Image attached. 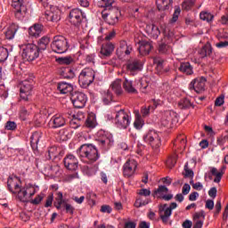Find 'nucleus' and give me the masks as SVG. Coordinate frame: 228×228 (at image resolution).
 Masks as SVG:
<instances>
[{"label": "nucleus", "instance_id": "nucleus-2", "mask_svg": "<svg viewBox=\"0 0 228 228\" xmlns=\"http://www.w3.org/2000/svg\"><path fill=\"white\" fill-rule=\"evenodd\" d=\"M79 158H85L88 163H95L99 159V151L93 144H82L77 151Z\"/></svg>", "mask_w": 228, "mask_h": 228}, {"label": "nucleus", "instance_id": "nucleus-34", "mask_svg": "<svg viewBox=\"0 0 228 228\" xmlns=\"http://www.w3.org/2000/svg\"><path fill=\"white\" fill-rule=\"evenodd\" d=\"M198 53L200 58H206L208 56H211V53H213V48H211V45L207 44L202 48H200Z\"/></svg>", "mask_w": 228, "mask_h": 228}, {"label": "nucleus", "instance_id": "nucleus-1", "mask_svg": "<svg viewBox=\"0 0 228 228\" xmlns=\"http://www.w3.org/2000/svg\"><path fill=\"white\" fill-rule=\"evenodd\" d=\"M114 4V0H102L99 3V6L104 8V11L102 12V17L110 26H115L121 15L120 9Z\"/></svg>", "mask_w": 228, "mask_h": 228}, {"label": "nucleus", "instance_id": "nucleus-14", "mask_svg": "<svg viewBox=\"0 0 228 228\" xmlns=\"http://www.w3.org/2000/svg\"><path fill=\"white\" fill-rule=\"evenodd\" d=\"M206 86V78L200 77L192 80L189 85V89L194 90L197 94H200V92H204V88Z\"/></svg>", "mask_w": 228, "mask_h": 228}, {"label": "nucleus", "instance_id": "nucleus-35", "mask_svg": "<svg viewBox=\"0 0 228 228\" xmlns=\"http://www.w3.org/2000/svg\"><path fill=\"white\" fill-rule=\"evenodd\" d=\"M102 95V101L103 104H105V106H108L109 104H111V102H113V94H111V91H103Z\"/></svg>", "mask_w": 228, "mask_h": 228}, {"label": "nucleus", "instance_id": "nucleus-16", "mask_svg": "<svg viewBox=\"0 0 228 228\" xmlns=\"http://www.w3.org/2000/svg\"><path fill=\"white\" fill-rule=\"evenodd\" d=\"M153 62L157 65V72L159 76H168V74H170V68L164 67L163 63H165V61L163 59L156 57L153 59Z\"/></svg>", "mask_w": 228, "mask_h": 228}, {"label": "nucleus", "instance_id": "nucleus-58", "mask_svg": "<svg viewBox=\"0 0 228 228\" xmlns=\"http://www.w3.org/2000/svg\"><path fill=\"white\" fill-rule=\"evenodd\" d=\"M111 211H113V209L111 208V207H110V205H102L101 208L102 213H108V215H110Z\"/></svg>", "mask_w": 228, "mask_h": 228}, {"label": "nucleus", "instance_id": "nucleus-15", "mask_svg": "<svg viewBox=\"0 0 228 228\" xmlns=\"http://www.w3.org/2000/svg\"><path fill=\"white\" fill-rule=\"evenodd\" d=\"M138 167V163L134 159H129L123 166V174L125 177H131Z\"/></svg>", "mask_w": 228, "mask_h": 228}, {"label": "nucleus", "instance_id": "nucleus-54", "mask_svg": "<svg viewBox=\"0 0 228 228\" xmlns=\"http://www.w3.org/2000/svg\"><path fill=\"white\" fill-rule=\"evenodd\" d=\"M42 200H44V195L39 194L30 201V204H33L34 206H38V204H40Z\"/></svg>", "mask_w": 228, "mask_h": 228}, {"label": "nucleus", "instance_id": "nucleus-48", "mask_svg": "<svg viewBox=\"0 0 228 228\" xmlns=\"http://www.w3.org/2000/svg\"><path fill=\"white\" fill-rule=\"evenodd\" d=\"M193 4H195V0H185L183 4H182V8L183 10H191V6H193Z\"/></svg>", "mask_w": 228, "mask_h": 228}, {"label": "nucleus", "instance_id": "nucleus-41", "mask_svg": "<svg viewBox=\"0 0 228 228\" xmlns=\"http://www.w3.org/2000/svg\"><path fill=\"white\" fill-rule=\"evenodd\" d=\"M200 19L201 20H206V22H212L215 16L208 12H201L200 13Z\"/></svg>", "mask_w": 228, "mask_h": 228}, {"label": "nucleus", "instance_id": "nucleus-12", "mask_svg": "<svg viewBox=\"0 0 228 228\" xmlns=\"http://www.w3.org/2000/svg\"><path fill=\"white\" fill-rule=\"evenodd\" d=\"M86 18V16L85 13H83V12L77 8L72 9L69 14V20L71 24H73V26H79V24H81L83 21V19Z\"/></svg>", "mask_w": 228, "mask_h": 228}, {"label": "nucleus", "instance_id": "nucleus-9", "mask_svg": "<svg viewBox=\"0 0 228 228\" xmlns=\"http://www.w3.org/2000/svg\"><path fill=\"white\" fill-rule=\"evenodd\" d=\"M12 6L14 8V15L18 20H22L28 12V7L24 3V0H12Z\"/></svg>", "mask_w": 228, "mask_h": 228}, {"label": "nucleus", "instance_id": "nucleus-19", "mask_svg": "<svg viewBox=\"0 0 228 228\" xmlns=\"http://www.w3.org/2000/svg\"><path fill=\"white\" fill-rule=\"evenodd\" d=\"M138 51L141 56H147L152 51V42L147 40L139 41Z\"/></svg>", "mask_w": 228, "mask_h": 228}, {"label": "nucleus", "instance_id": "nucleus-31", "mask_svg": "<svg viewBox=\"0 0 228 228\" xmlns=\"http://www.w3.org/2000/svg\"><path fill=\"white\" fill-rule=\"evenodd\" d=\"M146 32L150 37H152V38H158L160 35L159 28L156 25H147L146 26Z\"/></svg>", "mask_w": 228, "mask_h": 228}, {"label": "nucleus", "instance_id": "nucleus-17", "mask_svg": "<svg viewBox=\"0 0 228 228\" xmlns=\"http://www.w3.org/2000/svg\"><path fill=\"white\" fill-rule=\"evenodd\" d=\"M142 61L136 59L128 61L126 63V69L132 76H134L136 72H140V70H142Z\"/></svg>", "mask_w": 228, "mask_h": 228}, {"label": "nucleus", "instance_id": "nucleus-22", "mask_svg": "<svg viewBox=\"0 0 228 228\" xmlns=\"http://www.w3.org/2000/svg\"><path fill=\"white\" fill-rule=\"evenodd\" d=\"M44 31V25L40 23H35L28 28V35L32 37V38H38L42 32Z\"/></svg>", "mask_w": 228, "mask_h": 228}, {"label": "nucleus", "instance_id": "nucleus-27", "mask_svg": "<svg viewBox=\"0 0 228 228\" xmlns=\"http://www.w3.org/2000/svg\"><path fill=\"white\" fill-rule=\"evenodd\" d=\"M178 70L186 76H191L193 74V66L188 61L181 62Z\"/></svg>", "mask_w": 228, "mask_h": 228}, {"label": "nucleus", "instance_id": "nucleus-3", "mask_svg": "<svg viewBox=\"0 0 228 228\" xmlns=\"http://www.w3.org/2000/svg\"><path fill=\"white\" fill-rule=\"evenodd\" d=\"M21 57L24 61H34L40 56V49L35 44H27L21 45Z\"/></svg>", "mask_w": 228, "mask_h": 228}, {"label": "nucleus", "instance_id": "nucleus-53", "mask_svg": "<svg viewBox=\"0 0 228 228\" xmlns=\"http://www.w3.org/2000/svg\"><path fill=\"white\" fill-rule=\"evenodd\" d=\"M170 91V86L168 84H163L160 87V96L165 97V94Z\"/></svg>", "mask_w": 228, "mask_h": 228}, {"label": "nucleus", "instance_id": "nucleus-26", "mask_svg": "<svg viewBox=\"0 0 228 228\" xmlns=\"http://www.w3.org/2000/svg\"><path fill=\"white\" fill-rule=\"evenodd\" d=\"M59 74L64 79H74V77H76L74 70L72 69V68L69 67L61 68L59 70Z\"/></svg>", "mask_w": 228, "mask_h": 228}, {"label": "nucleus", "instance_id": "nucleus-8", "mask_svg": "<svg viewBox=\"0 0 228 228\" xmlns=\"http://www.w3.org/2000/svg\"><path fill=\"white\" fill-rule=\"evenodd\" d=\"M97 142L103 151H108L113 145V135L107 131L100 130L97 133Z\"/></svg>", "mask_w": 228, "mask_h": 228}, {"label": "nucleus", "instance_id": "nucleus-47", "mask_svg": "<svg viewBox=\"0 0 228 228\" xmlns=\"http://www.w3.org/2000/svg\"><path fill=\"white\" fill-rule=\"evenodd\" d=\"M57 61L61 65H70L71 63H74V59H72V57H61Z\"/></svg>", "mask_w": 228, "mask_h": 228}, {"label": "nucleus", "instance_id": "nucleus-20", "mask_svg": "<svg viewBox=\"0 0 228 228\" xmlns=\"http://www.w3.org/2000/svg\"><path fill=\"white\" fill-rule=\"evenodd\" d=\"M77 159L74 155H68L64 159V166L68 170H77Z\"/></svg>", "mask_w": 228, "mask_h": 228}, {"label": "nucleus", "instance_id": "nucleus-49", "mask_svg": "<svg viewBox=\"0 0 228 228\" xmlns=\"http://www.w3.org/2000/svg\"><path fill=\"white\" fill-rule=\"evenodd\" d=\"M169 46L166 43H159V52L160 54H167L168 52Z\"/></svg>", "mask_w": 228, "mask_h": 228}, {"label": "nucleus", "instance_id": "nucleus-24", "mask_svg": "<svg viewBox=\"0 0 228 228\" xmlns=\"http://www.w3.org/2000/svg\"><path fill=\"white\" fill-rule=\"evenodd\" d=\"M20 27H19V24L17 23H12L11 24L7 30L5 31V38L7 40H13L15 38L16 33L19 31Z\"/></svg>", "mask_w": 228, "mask_h": 228}, {"label": "nucleus", "instance_id": "nucleus-51", "mask_svg": "<svg viewBox=\"0 0 228 228\" xmlns=\"http://www.w3.org/2000/svg\"><path fill=\"white\" fill-rule=\"evenodd\" d=\"M120 47H126L125 54L129 55L131 54V51H133V46L131 45H127L126 41H122L120 43Z\"/></svg>", "mask_w": 228, "mask_h": 228}, {"label": "nucleus", "instance_id": "nucleus-7", "mask_svg": "<svg viewBox=\"0 0 228 228\" xmlns=\"http://www.w3.org/2000/svg\"><path fill=\"white\" fill-rule=\"evenodd\" d=\"M114 124L119 129H127L131 124V118H129V114L126 110H120L116 112Z\"/></svg>", "mask_w": 228, "mask_h": 228}, {"label": "nucleus", "instance_id": "nucleus-45", "mask_svg": "<svg viewBox=\"0 0 228 228\" xmlns=\"http://www.w3.org/2000/svg\"><path fill=\"white\" fill-rule=\"evenodd\" d=\"M95 126H97V121L95 120V117L89 116L86 120V126L90 127L91 129H94Z\"/></svg>", "mask_w": 228, "mask_h": 228}, {"label": "nucleus", "instance_id": "nucleus-62", "mask_svg": "<svg viewBox=\"0 0 228 228\" xmlns=\"http://www.w3.org/2000/svg\"><path fill=\"white\" fill-rule=\"evenodd\" d=\"M224 95L217 97L215 102V106H222L224 104Z\"/></svg>", "mask_w": 228, "mask_h": 228}, {"label": "nucleus", "instance_id": "nucleus-6", "mask_svg": "<svg viewBox=\"0 0 228 228\" xmlns=\"http://www.w3.org/2000/svg\"><path fill=\"white\" fill-rule=\"evenodd\" d=\"M33 85H35L33 77L21 81L20 84V95L23 101H29L30 95H33Z\"/></svg>", "mask_w": 228, "mask_h": 228}, {"label": "nucleus", "instance_id": "nucleus-60", "mask_svg": "<svg viewBox=\"0 0 228 228\" xmlns=\"http://www.w3.org/2000/svg\"><path fill=\"white\" fill-rule=\"evenodd\" d=\"M141 113L142 117H147L151 113V106L148 107H142L141 110Z\"/></svg>", "mask_w": 228, "mask_h": 228}, {"label": "nucleus", "instance_id": "nucleus-10", "mask_svg": "<svg viewBox=\"0 0 228 228\" xmlns=\"http://www.w3.org/2000/svg\"><path fill=\"white\" fill-rule=\"evenodd\" d=\"M142 138H143V141L146 143H149L150 145H151L153 149H158L159 148V145H161L159 135L154 130H150L146 134L143 135Z\"/></svg>", "mask_w": 228, "mask_h": 228}, {"label": "nucleus", "instance_id": "nucleus-56", "mask_svg": "<svg viewBox=\"0 0 228 228\" xmlns=\"http://www.w3.org/2000/svg\"><path fill=\"white\" fill-rule=\"evenodd\" d=\"M25 190L27 191V195L28 197V199H31V197H33V195H35L36 193V189L35 187H25Z\"/></svg>", "mask_w": 228, "mask_h": 228}, {"label": "nucleus", "instance_id": "nucleus-23", "mask_svg": "<svg viewBox=\"0 0 228 228\" xmlns=\"http://www.w3.org/2000/svg\"><path fill=\"white\" fill-rule=\"evenodd\" d=\"M113 51H115V45H113V44L107 43L102 45L100 52V58H108L111 56Z\"/></svg>", "mask_w": 228, "mask_h": 228}, {"label": "nucleus", "instance_id": "nucleus-11", "mask_svg": "<svg viewBox=\"0 0 228 228\" xmlns=\"http://www.w3.org/2000/svg\"><path fill=\"white\" fill-rule=\"evenodd\" d=\"M71 102L73 106L77 109L85 108L87 101L86 94L82 92H74L71 94Z\"/></svg>", "mask_w": 228, "mask_h": 228}, {"label": "nucleus", "instance_id": "nucleus-40", "mask_svg": "<svg viewBox=\"0 0 228 228\" xmlns=\"http://www.w3.org/2000/svg\"><path fill=\"white\" fill-rule=\"evenodd\" d=\"M178 106L180 110H188V108H191V102L188 98H183L180 100Z\"/></svg>", "mask_w": 228, "mask_h": 228}, {"label": "nucleus", "instance_id": "nucleus-28", "mask_svg": "<svg viewBox=\"0 0 228 228\" xmlns=\"http://www.w3.org/2000/svg\"><path fill=\"white\" fill-rule=\"evenodd\" d=\"M173 3L174 0H156L157 8L159 12L168 10Z\"/></svg>", "mask_w": 228, "mask_h": 228}, {"label": "nucleus", "instance_id": "nucleus-32", "mask_svg": "<svg viewBox=\"0 0 228 228\" xmlns=\"http://www.w3.org/2000/svg\"><path fill=\"white\" fill-rule=\"evenodd\" d=\"M174 117H175V112H172V111L165 112L161 120L162 126H164V127L168 126V125L172 123V120H174Z\"/></svg>", "mask_w": 228, "mask_h": 228}, {"label": "nucleus", "instance_id": "nucleus-57", "mask_svg": "<svg viewBox=\"0 0 228 228\" xmlns=\"http://www.w3.org/2000/svg\"><path fill=\"white\" fill-rule=\"evenodd\" d=\"M86 63H95V55L94 53L86 55Z\"/></svg>", "mask_w": 228, "mask_h": 228}, {"label": "nucleus", "instance_id": "nucleus-29", "mask_svg": "<svg viewBox=\"0 0 228 228\" xmlns=\"http://www.w3.org/2000/svg\"><path fill=\"white\" fill-rule=\"evenodd\" d=\"M57 90H59V92L61 94H70V92H72V90H74V88L72 87L71 84H69L67 82H60L57 86Z\"/></svg>", "mask_w": 228, "mask_h": 228}, {"label": "nucleus", "instance_id": "nucleus-64", "mask_svg": "<svg viewBox=\"0 0 228 228\" xmlns=\"http://www.w3.org/2000/svg\"><path fill=\"white\" fill-rule=\"evenodd\" d=\"M216 187H212L209 191H208V195L209 197H211V199H216Z\"/></svg>", "mask_w": 228, "mask_h": 228}, {"label": "nucleus", "instance_id": "nucleus-63", "mask_svg": "<svg viewBox=\"0 0 228 228\" xmlns=\"http://www.w3.org/2000/svg\"><path fill=\"white\" fill-rule=\"evenodd\" d=\"M216 46L218 48V49H224L225 47H228V41H220L219 43H217L216 45Z\"/></svg>", "mask_w": 228, "mask_h": 228}, {"label": "nucleus", "instance_id": "nucleus-39", "mask_svg": "<svg viewBox=\"0 0 228 228\" xmlns=\"http://www.w3.org/2000/svg\"><path fill=\"white\" fill-rule=\"evenodd\" d=\"M49 37H43L39 42H38V49L42 53V51H45L47 49V45H49Z\"/></svg>", "mask_w": 228, "mask_h": 228}, {"label": "nucleus", "instance_id": "nucleus-25", "mask_svg": "<svg viewBox=\"0 0 228 228\" xmlns=\"http://www.w3.org/2000/svg\"><path fill=\"white\" fill-rule=\"evenodd\" d=\"M43 134L42 132H34L30 137V145L33 151H37L38 149V143L40 140H42Z\"/></svg>", "mask_w": 228, "mask_h": 228}, {"label": "nucleus", "instance_id": "nucleus-36", "mask_svg": "<svg viewBox=\"0 0 228 228\" xmlns=\"http://www.w3.org/2000/svg\"><path fill=\"white\" fill-rule=\"evenodd\" d=\"M7 188L11 193L14 194L21 189L20 185H19V183H15L12 179L7 181Z\"/></svg>", "mask_w": 228, "mask_h": 228}, {"label": "nucleus", "instance_id": "nucleus-44", "mask_svg": "<svg viewBox=\"0 0 228 228\" xmlns=\"http://www.w3.org/2000/svg\"><path fill=\"white\" fill-rule=\"evenodd\" d=\"M81 124H83V121H81L79 118H76L75 116L69 121V126L71 127V129H77V127H81Z\"/></svg>", "mask_w": 228, "mask_h": 228}, {"label": "nucleus", "instance_id": "nucleus-46", "mask_svg": "<svg viewBox=\"0 0 228 228\" xmlns=\"http://www.w3.org/2000/svg\"><path fill=\"white\" fill-rule=\"evenodd\" d=\"M8 60V49L0 46V63L6 61Z\"/></svg>", "mask_w": 228, "mask_h": 228}, {"label": "nucleus", "instance_id": "nucleus-13", "mask_svg": "<svg viewBox=\"0 0 228 228\" xmlns=\"http://www.w3.org/2000/svg\"><path fill=\"white\" fill-rule=\"evenodd\" d=\"M56 200L57 203H55V208L57 209H61V208H64V209H66V213H69V215H74V207L65 201V200L63 199V193L58 192Z\"/></svg>", "mask_w": 228, "mask_h": 228}, {"label": "nucleus", "instance_id": "nucleus-59", "mask_svg": "<svg viewBox=\"0 0 228 228\" xmlns=\"http://www.w3.org/2000/svg\"><path fill=\"white\" fill-rule=\"evenodd\" d=\"M190 190H191L190 184L184 183L182 189L183 195H188V193H190Z\"/></svg>", "mask_w": 228, "mask_h": 228}, {"label": "nucleus", "instance_id": "nucleus-42", "mask_svg": "<svg viewBox=\"0 0 228 228\" xmlns=\"http://www.w3.org/2000/svg\"><path fill=\"white\" fill-rule=\"evenodd\" d=\"M151 90V86H149V83L147 80L142 79L140 81V91L142 94H149V91Z\"/></svg>", "mask_w": 228, "mask_h": 228}, {"label": "nucleus", "instance_id": "nucleus-37", "mask_svg": "<svg viewBox=\"0 0 228 228\" xmlns=\"http://www.w3.org/2000/svg\"><path fill=\"white\" fill-rule=\"evenodd\" d=\"M18 194V199L19 200H20V202H28L29 201V198L28 197V191H26V187H23L21 189H20L17 191Z\"/></svg>", "mask_w": 228, "mask_h": 228}, {"label": "nucleus", "instance_id": "nucleus-61", "mask_svg": "<svg viewBox=\"0 0 228 228\" xmlns=\"http://www.w3.org/2000/svg\"><path fill=\"white\" fill-rule=\"evenodd\" d=\"M53 195H49L46 199L45 208H51L53 206Z\"/></svg>", "mask_w": 228, "mask_h": 228}, {"label": "nucleus", "instance_id": "nucleus-33", "mask_svg": "<svg viewBox=\"0 0 228 228\" xmlns=\"http://www.w3.org/2000/svg\"><path fill=\"white\" fill-rule=\"evenodd\" d=\"M123 88L127 92V94H138V91L134 88L133 82L127 78L123 82Z\"/></svg>", "mask_w": 228, "mask_h": 228}, {"label": "nucleus", "instance_id": "nucleus-4", "mask_svg": "<svg viewBox=\"0 0 228 228\" xmlns=\"http://www.w3.org/2000/svg\"><path fill=\"white\" fill-rule=\"evenodd\" d=\"M95 79V71L90 68H85L78 76V83L82 88H88Z\"/></svg>", "mask_w": 228, "mask_h": 228}, {"label": "nucleus", "instance_id": "nucleus-43", "mask_svg": "<svg viewBox=\"0 0 228 228\" xmlns=\"http://www.w3.org/2000/svg\"><path fill=\"white\" fill-rule=\"evenodd\" d=\"M163 193H168V188L165 185H159V188L153 191L152 196L158 197V195H163Z\"/></svg>", "mask_w": 228, "mask_h": 228}, {"label": "nucleus", "instance_id": "nucleus-18", "mask_svg": "<svg viewBox=\"0 0 228 228\" xmlns=\"http://www.w3.org/2000/svg\"><path fill=\"white\" fill-rule=\"evenodd\" d=\"M65 124H67V120H65V118L61 115L53 116L49 121V126L52 129H58L60 127H63Z\"/></svg>", "mask_w": 228, "mask_h": 228}, {"label": "nucleus", "instance_id": "nucleus-30", "mask_svg": "<svg viewBox=\"0 0 228 228\" xmlns=\"http://www.w3.org/2000/svg\"><path fill=\"white\" fill-rule=\"evenodd\" d=\"M110 88L116 95H122V94H124V90H122V80L120 79H116L112 82Z\"/></svg>", "mask_w": 228, "mask_h": 228}, {"label": "nucleus", "instance_id": "nucleus-55", "mask_svg": "<svg viewBox=\"0 0 228 228\" xmlns=\"http://www.w3.org/2000/svg\"><path fill=\"white\" fill-rule=\"evenodd\" d=\"M184 172H185V177H191V179H193V170L188 167V163L184 165Z\"/></svg>", "mask_w": 228, "mask_h": 228}, {"label": "nucleus", "instance_id": "nucleus-38", "mask_svg": "<svg viewBox=\"0 0 228 228\" xmlns=\"http://www.w3.org/2000/svg\"><path fill=\"white\" fill-rule=\"evenodd\" d=\"M59 154L60 151H58V148L56 146H52L47 151L46 159H53V158H58Z\"/></svg>", "mask_w": 228, "mask_h": 228}, {"label": "nucleus", "instance_id": "nucleus-21", "mask_svg": "<svg viewBox=\"0 0 228 228\" xmlns=\"http://www.w3.org/2000/svg\"><path fill=\"white\" fill-rule=\"evenodd\" d=\"M61 11L57 7H53L51 12L46 14V20L50 22H59L61 19Z\"/></svg>", "mask_w": 228, "mask_h": 228}, {"label": "nucleus", "instance_id": "nucleus-5", "mask_svg": "<svg viewBox=\"0 0 228 228\" xmlns=\"http://www.w3.org/2000/svg\"><path fill=\"white\" fill-rule=\"evenodd\" d=\"M52 50L53 53L58 54H63L69 51V41L63 36H55L51 44Z\"/></svg>", "mask_w": 228, "mask_h": 228}, {"label": "nucleus", "instance_id": "nucleus-52", "mask_svg": "<svg viewBox=\"0 0 228 228\" xmlns=\"http://www.w3.org/2000/svg\"><path fill=\"white\" fill-rule=\"evenodd\" d=\"M143 124L144 122L142 118H135L134 127H135V129H142V127H143Z\"/></svg>", "mask_w": 228, "mask_h": 228}, {"label": "nucleus", "instance_id": "nucleus-50", "mask_svg": "<svg viewBox=\"0 0 228 228\" xmlns=\"http://www.w3.org/2000/svg\"><path fill=\"white\" fill-rule=\"evenodd\" d=\"M5 129L7 131H15V129H17V123H15V121H7L5 124Z\"/></svg>", "mask_w": 228, "mask_h": 228}]
</instances>
